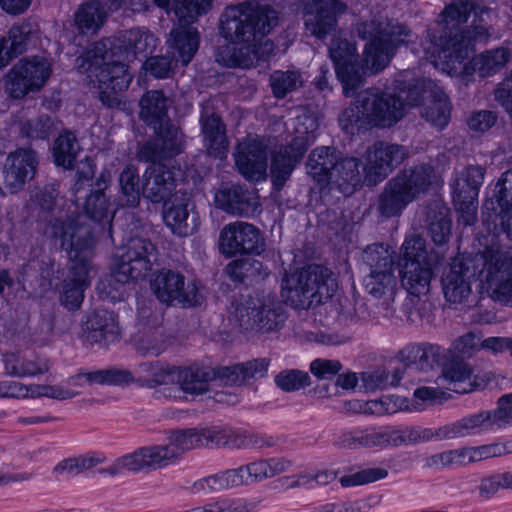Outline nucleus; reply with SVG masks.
<instances>
[{"label":"nucleus","instance_id":"1","mask_svg":"<svg viewBox=\"0 0 512 512\" xmlns=\"http://www.w3.org/2000/svg\"><path fill=\"white\" fill-rule=\"evenodd\" d=\"M393 90L369 88L359 93L339 116L342 130L353 135L375 127L390 128L402 119L406 107L414 106H422V116L439 129L448 124L451 104L435 81L404 70L397 74Z\"/></svg>","mask_w":512,"mask_h":512},{"label":"nucleus","instance_id":"2","mask_svg":"<svg viewBox=\"0 0 512 512\" xmlns=\"http://www.w3.org/2000/svg\"><path fill=\"white\" fill-rule=\"evenodd\" d=\"M357 33L361 39H370L361 66L357 63L355 43L336 37L328 49L346 97L353 96L364 85L366 75L382 71L398 48L412 42V33L406 25L383 16L361 22Z\"/></svg>","mask_w":512,"mask_h":512},{"label":"nucleus","instance_id":"3","mask_svg":"<svg viewBox=\"0 0 512 512\" xmlns=\"http://www.w3.org/2000/svg\"><path fill=\"white\" fill-rule=\"evenodd\" d=\"M479 0H454L442 13V25L439 31L428 29L423 54L433 66L448 75H456L468 70L464 61L476 43H486L490 38L488 29L482 25L472 24L468 29H461L470 13L478 14Z\"/></svg>","mask_w":512,"mask_h":512},{"label":"nucleus","instance_id":"4","mask_svg":"<svg viewBox=\"0 0 512 512\" xmlns=\"http://www.w3.org/2000/svg\"><path fill=\"white\" fill-rule=\"evenodd\" d=\"M278 14L267 4L249 0L225 8L219 32L230 44L220 47L217 61L228 67H248L258 57L259 44L276 26Z\"/></svg>","mask_w":512,"mask_h":512},{"label":"nucleus","instance_id":"5","mask_svg":"<svg viewBox=\"0 0 512 512\" xmlns=\"http://www.w3.org/2000/svg\"><path fill=\"white\" fill-rule=\"evenodd\" d=\"M79 212L65 217L58 216L45 222L40 229L53 244L64 249L71 261L63 280L60 300L68 310H78L84 300V291L90 285V261L94 253L95 240L89 226L81 221Z\"/></svg>","mask_w":512,"mask_h":512},{"label":"nucleus","instance_id":"6","mask_svg":"<svg viewBox=\"0 0 512 512\" xmlns=\"http://www.w3.org/2000/svg\"><path fill=\"white\" fill-rule=\"evenodd\" d=\"M113 39L95 42L77 59L79 72L86 73L90 83L99 91L101 102L111 108L120 107L122 93L125 92L133 78L128 65L111 61L104 62L110 56H119Z\"/></svg>","mask_w":512,"mask_h":512},{"label":"nucleus","instance_id":"7","mask_svg":"<svg viewBox=\"0 0 512 512\" xmlns=\"http://www.w3.org/2000/svg\"><path fill=\"white\" fill-rule=\"evenodd\" d=\"M213 0H173V11L179 26L173 29L168 40L169 48L178 58L155 56L144 62V69L155 78H168L177 61L186 66L192 60L199 47V34L190 24L207 14Z\"/></svg>","mask_w":512,"mask_h":512},{"label":"nucleus","instance_id":"8","mask_svg":"<svg viewBox=\"0 0 512 512\" xmlns=\"http://www.w3.org/2000/svg\"><path fill=\"white\" fill-rule=\"evenodd\" d=\"M173 101L160 90L147 91L140 99V119L154 130V137L138 151L141 161L176 156L183 151L181 130L170 121L168 111Z\"/></svg>","mask_w":512,"mask_h":512},{"label":"nucleus","instance_id":"9","mask_svg":"<svg viewBox=\"0 0 512 512\" xmlns=\"http://www.w3.org/2000/svg\"><path fill=\"white\" fill-rule=\"evenodd\" d=\"M336 288V280L327 268L308 265L285 274L281 282V297L291 307L306 310L326 302Z\"/></svg>","mask_w":512,"mask_h":512},{"label":"nucleus","instance_id":"10","mask_svg":"<svg viewBox=\"0 0 512 512\" xmlns=\"http://www.w3.org/2000/svg\"><path fill=\"white\" fill-rule=\"evenodd\" d=\"M434 168L430 164H419L406 168L391 178L379 196L378 209L384 217L399 216L432 183Z\"/></svg>","mask_w":512,"mask_h":512},{"label":"nucleus","instance_id":"11","mask_svg":"<svg viewBox=\"0 0 512 512\" xmlns=\"http://www.w3.org/2000/svg\"><path fill=\"white\" fill-rule=\"evenodd\" d=\"M292 126L295 134L292 141L280 146L271 157L270 177L277 191L284 187L308 147L315 141L319 123L314 115L303 113L292 120Z\"/></svg>","mask_w":512,"mask_h":512},{"label":"nucleus","instance_id":"12","mask_svg":"<svg viewBox=\"0 0 512 512\" xmlns=\"http://www.w3.org/2000/svg\"><path fill=\"white\" fill-rule=\"evenodd\" d=\"M474 262L482 290L495 302L512 307V249L486 247Z\"/></svg>","mask_w":512,"mask_h":512},{"label":"nucleus","instance_id":"13","mask_svg":"<svg viewBox=\"0 0 512 512\" xmlns=\"http://www.w3.org/2000/svg\"><path fill=\"white\" fill-rule=\"evenodd\" d=\"M136 374L143 386L178 384L181 391L200 395L208 390V384L215 375L212 367L191 365L175 367L156 362H145L138 365Z\"/></svg>","mask_w":512,"mask_h":512},{"label":"nucleus","instance_id":"14","mask_svg":"<svg viewBox=\"0 0 512 512\" xmlns=\"http://www.w3.org/2000/svg\"><path fill=\"white\" fill-rule=\"evenodd\" d=\"M234 318L239 328L251 334L269 335L283 329L288 314L272 293L250 296L236 307Z\"/></svg>","mask_w":512,"mask_h":512},{"label":"nucleus","instance_id":"15","mask_svg":"<svg viewBox=\"0 0 512 512\" xmlns=\"http://www.w3.org/2000/svg\"><path fill=\"white\" fill-rule=\"evenodd\" d=\"M291 462L281 457L258 460L235 469H228L199 479L193 485L196 492H218L242 485H251L287 471Z\"/></svg>","mask_w":512,"mask_h":512},{"label":"nucleus","instance_id":"16","mask_svg":"<svg viewBox=\"0 0 512 512\" xmlns=\"http://www.w3.org/2000/svg\"><path fill=\"white\" fill-rule=\"evenodd\" d=\"M402 287L413 296L426 295L434 277L425 240L418 235L407 236L400 248L398 259Z\"/></svg>","mask_w":512,"mask_h":512},{"label":"nucleus","instance_id":"17","mask_svg":"<svg viewBox=\"0 0 512 512\" xmlns=\"http://www.w3.org/2000/svg\"><path fill=\"white\" fill-rule=\"evenodd\" d=\"M157 260V248L148 239L129 238L117 251L112 276L120 284L142 279Z\"/></svg>","mask_w":512,"mask_h":512},{"label":"nucleus","instance_id":"18","mask_svg":"<svg viewBox=\"0 0 512 512\" xmlns=\"http://www.w3.org/2000/svg\"><path fill=\"white\" fill-rule=\"evenodd\" d=\"M87 169L78 170L76 172V181L73 187L74 205L76 209L80 206L79 201L83 198L80 196L81 190H84V185L89 182L94 176V165L92 161L86 159ZM110 183V174L108 172H101L95 182V189L89 195L85 196L84 202L81 204L85 214L95 222H98L105 228L107 226L108 233H112V220L114 211L109 207V201L104 194Z\"/></svg>","mask_w":512,"mask_h":512},{"label":"nucleus","instance_id":"19","mask_svg":"<svg viewBox=\"0 0 512 512\" xmlns=\"http://www.w3.org/2000/svg\"><path fill=\"white\" fill-rule=\"evenodd\" d=\"M392 254L390 247L382 243L369 245L363 251V262L369 268V274L363 281L364 287L375 298L392 296L395 293L397 280Z\"/></svg>","mask_w":512,"mask_h":512},{"label":"nucleus","instance_id":"20","mask_svg":"<svg viewBox=\"0 0 512 512\" xmlns=\"http://www.w3.org/2000/svg\"><path fill=\"white\" fill-rule=\"evenodd\" d=\"M52 75V64L43 56L20 59L5 77V90L14 99L40 91Z\"/></svg>","mask_w":512,"mask_h":512},{"label":"nucleus","instance_id":"21","mask_svg":"<svg viewBox=\"0 0 512 512\" xmlns=\"http://www.w3.org/2000/svg\"><path fill=\"white\" fill-rule=\"evenodd\" d=\"M485 169L479 165H469L456 172L451 184L452 199L459 214L458 222L465 226L477 220L479 190L484 182Z\"/></svg>","mask_w":512,"mask_h":512},{"label":"nucleus","instance_id":"22","mask_svg":"<svg viewBox=\"0 0 512 512\" xmlns=\"http://www.w3.org/2000/svg\"><path fill=\"white\" fill-rule=\"evenodd\" d=\"M151 289L157 299L166 304L178 303L194 307L202 303L203 297L196 280L185 282V276L171 269H162L151 281Z\"/></svg>","mask_w":512,"mask_h":512},{"label":"nucleus","instance_id":"23","mask_svg":"<svg viewBox=\"0 0 512 512\" xmlns=\"http://www.w3.org/2000/svg\"><path fill=\"white\" fill-rule=\"evenodd\" d=\"M176 460V454L171 449L169 443L152 445L138 448L132 453L117 458L110 467L102 469L100 472L114 476L123 471L155 470L166 467Z\"/></svg>","mask_w":512,"mask_h":512},{"label":"nucleus","instance_id":"24","mask_svg":"<svg viewBox=\"0 0 512 512\" xmlns=\"http://www.w3.org/2000/svg\"><path fill=\"white\" fill-rule=\"evenodd\" d=\"M175 156L149 161L151 165L143 174V196L152 203L165 202L173 197L182 173L180 168L171 166Z\"/></svg>","mask_w":512,"mask_h":512},{"label":"nucleus","instance_id":"25","mask_svg":"<svg viewBox=\"0 0 512 512\" xmlns=\"http://www.w3.org/2000/svg\"><path fill=\"white\" fill-rule=\"evenodd\" d=\"M39 157L31 148H17L10 152L3 164L2 183L11 194L21 191L36 174Z\"/></svg>","mask_w":512,"mask_h":512},{"label":"nucleus","instance_id":"26","mask_svg":"<svg viewBox=\"0 0 512 512\" xmlns=\"http://www.w3.org/2000/svg\"><path fill=\"white\" fill-rule=\"evenodd\" d=\"M264 239L254 225L237 221L223 227L219 238L221 252L232 257L238 254H260Z\"/></svg>","mask_w":512,"mask_h":512},{"label":"nucleus","instance_id":"27","mask_svg":"<svg viewBox=\"0 0 512 512\" xmlns=\"http://www.w3.org/2000/svg\"><path fill=\"white\" fill-rule=\"evenodd\" d=\"M239 173L248 181L262 182L267 178L266 145L257 136L248 135L237 145L234 154Z\"/></svg>","mask_w":512,"mask_h":512},{"label":"nucleus","instance_id":"28","mask_svg":"<svg viewBox=\"0 0 512 512\" xmlns=\"http://www.w3.org/2000/svg\"><path fill=\"white\" fill-rule=\"evenodd\" d=\"M306 29L318 39H325L337 26V15L346 10L339 0H302Z\"/></svg>","mask_w":512,"mask_h":512},{"label":"nucleus","instance_id":"29","mask_svg":"<svg viewBox=\"0 0 512 512\" xmlns=\"http://www.w3.org/2000/svg\"><path fill=\"white\" fill-rule=\"evenodd\" d=\"M203 447H226L241 449L248 447L262 448L271 446L272 441H265L258 434L249 433L245 430L232 429L223 426H211L201 428Z\"/></svg>","mask_w":512,"mask_h":512},{"label":"nucleus","instance_id":"30","mask_svg":"<svg viewBox=\"0 0 512 512\" xmlns=\"http://www.w3.org/2000/svg\"><path fill=\"white\" fill-rule=\"evenodd\" d=\"M82 340L89 345H107L120 338L118 317L108 310H96L82 320Z\"/></svg>","mask_w":512,"mask_h":512},{"label":"nucleus","instance_id":"31","mask_svg":"<svg viewBox=\"0 0 512 512\" xmlns=\"http://www.w3.org/2000/svg\"><path fill=\"white\" fill-rule=\"evenodd\" d=\"M407 155L408 151L402 145L376 142L366 152L368 175L374 176V182L381 181L395 166L402 163Z\"/></svg>","mask_w":512,"mask_h":512},{"label":"nucleus","instance_id":"32","mask_svg":"<svg viewBox=\"0 0 512 512\" xmlns=\"http://www.w3.org/2000/svg\"><path fill=\"white\" fill-rule=\"evenodd\" d=\"M488 379L484 375H474L471 366L464 362H452L443 368L436 383L455 393H470L485 388Z\"/></svg>","mask_w":512,"mask_h":512},{"label":"nucleus","instance_id":"33","mask_svg":"<svg viewBox=\"0 0 512 512\" xmlns=\"http://www.w3.org/2000/svg\"><path fill=\"white\" fill-rule=\"evenodd\" d=\"M215 205L223 211L235 215L248 217L254 214L259 202L254 193L238 185H223L214 196Z\"/></svg>","mask_w":512,"mask_h":512},{"label":"nucleus","instance_id":"34","mask_svg":"<svg viewBox=\"0 0 512 512\" xmlns=\"http://www.w3.org/2000/svg\"><path fill=\"white\" fill-rule=\"evenodd\" d=\"M468 258L455 257L452 259L449 271L442 278L443 293L450 303H461L471 293L469 279L475 275L471 272Z\"/></svg>","mask_w":512,"mask_h":512},{"label":"nucleus","instance_id":"35","mask_svg":"<svg viewBox=\"0 0 512 512\" xmlns=\"http://www.w3.org/2000/svg\"><path fill=\"white\" fill-rule=\"evenodd\" d=\"M119 56L131 61L138 56L146 57L157 46V38L146 27H134L115 36Z\"/></svg>","mask_w":512,"mask_h":512},{"label":"nucleus","instance_id":"36","mask_svg":"<svg viewBox=\"0 0 512 512\" xmlns=\"http://www.w3.org/2000/svg\"><path fill=\"white\" fill-rule=\"evenodd\" d=\"M340 152L329 146L316 147L309 154L306 169L307 174L321 187L330 184L334 171L340 160Z\"/></svg>","mask_w":512,"mask_h":512},{"label":"nucleus","instance_id":"37","mask_svg":"<svg viewBox=\"0 0 512 512\" xmlns=\"http://www.w3.org/2000/svg\"><path fill=\"white\" fill-rule=\"evenodd\" d=\"M512 53L508 47H497L488 49L474 56L469 63L464 65L468 70H462L456 75L469 76L473 72L479 74L480 77H490L502 70L511 60Z\"/></svg>","mask_w":512,"mask_h":512},{"label":"nucleus","instance_id":"38","mask_svg":"<svg viewBox=\"0 0 512 512\" xmlns=\"http://www.w3.org/2000/svg\"><path fill=\"white\" fill-rule=\"evenodd\" d=\"M269 361L266 358L255 359L231 367L212 368L213 380H219L224 385H241L249 379H258L266 375Z\"/></svg>","mask_w":512,"mask_h":512},{"label":"nucleus","instance_id":"39","mask_svg":"<svg viewBox=\"0 0 512 512\" xmlns=\"http://www.w3.org/2000/svg\"><path fill=\"white\" fill-rule=\"evenodd\" d=\"M492 428V411H481L441 427L437 436L440 439H456L476 435Z\"/></svg>","mask_w":512,"mask_h":512},{"label":"nucleus","instance_id":"40","mask_svg":"<svg viewBox=\"0 0 512 512\" xmlns=\"http://www.w3.org/2000/svg\"><path fill=\"white\" fill-rule=\"evenodd\" d=\"M6 375L15 378H30L48 372L50 366L46 359L29 356L17 351L2 356Z\"/></svg>","mask_w":512,"mask_h":512},{"label":"nucleus","instance_id":"41","mask_svg":"<svg viewBox=\"0 0 512 512\" xmlns=\"http://www.w3.org/2000/svg\"><path fill=\"white\" fill-rule=\"evenodd\" d=\"M413 430H400L391 426H363L362 448H384L399 446L408 440H416Z\"/></svg>","mask_w":512,"mask_h":512},{"label":"nucleus","instance_id":"42","mask_svg":"<svg viewBox=\"0 0 512 512\" xmlns=\"http://www.w3.org/2000/svg\"><path fill=\"white\" fill-rule=\"evenodd\" d=\"M190 195L186 191L177 190L173 197L169 198L163 209V219L173 234L184 237L189 234L188 217Z\"/></svg>","mask_w":512,"mask_h":512},{"label":"nucleus","instance_id":"43","mask_svg":"<svg viewBox=\"0 0 512 512\" xmlns=\"http://www.w3.org/2000/svg\"><path fill=\"white\" fill-rule=\"evenodd\" d=\"M84 382L101 385H124L134 382L133 374L126 369H104L91 372H80L67 379L63 385L70 389L83 387Z\"/></svg>","mask_w":512,"mask_h":512},{"label":"nucleus","instance_id":"44","mask_svg":"<svg viewBox=\"0 0 512 512\" xmlns=\"http://www.w3.org/2000/svg\"><path fill=\"white\" fill-rule=\"evenodd\" d=\"M201 125L204 146L208 154L215 158H224L227 153L228 143L225 126L222 124L220 118L215 114H202Z\"/></svg>","mask_w":512,"mask_h":512},{"label":"nucleus","instance_id":"45","mask_svg":"<svg viewBox=\"0 0 512 512\" xmlns=\"http://www.w3.org/2000/svg\"><path fill=\"white\" fill-rule=\"evenodd\" d=\"M360 166L361 161L357 158L351 157L342 159L340 157L337 164V171H334L330 183L337 186L341 193L345 195L352 194L356 186L361 183Z\"/></svg>","mask_w":512,"mask_h":512},{"label":"nucleus","instance_id":"46","mask_svg":"<svg viewBox=\"0 0 512 512\" xmlns=\"http://www.w3.org/2000/svg\"><path fill=\"white\" fill-rule=\"evenodd\" d=\"M405 361L415 366L420 371H428L440 362L443 350L436 344H415L406 347L402 351Z\"/></svg>","mask_w":512,"mask_h":512},{"label":"nucleus","instance_id":"47","mask_svg":"<svg viewBox=\"0 0 512 512\" xmlns=\"http://www.w3.org/2000/svg\"><path fill=\"white\" fill-rule=\"evenodd\" d=\"M502 230L512 240V169L505 171L496 185Z\"/></svg>","mask_w":512,"mask_h":512},{"label":"nucleus","instance_id":"48","mask_svg":"<svg viewBox=\"0 0 512 512\" xmlns=\"http://www.w3.org/2000/svg\"><path fill=\"white\" fill-rule=\"evenodd\" d=\"M28 33L26 27L14 25L7 36L0 39V68L7 66L12 59L25 51Z\"/></svg>","mask_w":512,"mask_h":512},{"label":"nucleus","instance_id":"49","mask_svg":"<svg viewBox=\"0 0 512 512\" xmlns=\"http://www.w3.org/2000/svg\"><path fill=\"white\" fill-rule=\"evenodd\" d=\"M106 17L105 6L98 0H92L80 6L75 22L82 33H95L103 26Z\"/></svg>","mask_w":512,"mask_h":512},{"label":"nucleus","instance_id":"50","mask_svg":"<svg viewBox=\"0 0 512 512\" xmlns=\"http://www.w3.org/2000/svg\"><path fill=\"white\" fill-rule=\"evenodd\" d=\"M80 150L74 133L65 131L55 140L52 155L54 163L64 169H72Z\"/></svg>","mask_w":512,"mask_h":512},{"label":"nucleus","instance_id":"51","mask_svg":"<svg viewBox=\"0 0 512 512\" xmlns=\"http://www.w3.org/2000/svg\"><path fill=\"white\" fill-rule=\"evenodd\" d=\"M403 370L395 368L389 372L385 369H377L371 372L361 373V386L365 392L384 390L388 387L397 386L403 378Z\"/></svg>","mask_w":512,"mask_h":512},{"label":"nucleus","instance_id":"52","mask_svg":"<svg viewBox=\"0 0 512 512\" xmlns=\"http://www.w3.org/2000/svg\"><path fill=\"white\" fill-rule=\"evenodd\" d=\"M119 185L121 205L136 207L141 196L138 169L133 165H127L119 175Z\"/></svg>","mask_w":512,"mask_h":512},{"label":"nucleus","instance_id":"53","mask_svg":"<svg viewBox=\"0 0 512 512\" xmlns=\"http://www.w3.org/2000/svg\"><path fill=\"white\" fill-rule=\"evenodd\" d=\"M168 443L178 460L185 452L203 447L201 428L174 431L168 437Z\"/></svg>","mask_w":512,"mask_h":512},{"label":"nucleus","instance_id":"54","mask_svg":"<svg viewBox=\"0 0 512 512\" xmlns=\"http://www.w3.org/2000/svg\"><path fill=\"white\" fill-rule=\"evenodd\" d=\"M303 79L298 70L274 71L270 76V86L275 97L283 98L301 87Z\"/></svg>","mask_w":512,"mask_h":512},{"label":"nucleus","instance_id":"55","mask_svg":"<svg viewBox=\"0 0 512 512\" xmlns=\"http://www.w3.org/2000/svg\"><path fill=\"white\" fill-rule=\"evenodd\" d=\"M441 386L437 387H419L414 391V400L415 403L411 404V407L405 404L406 402H401L399 404L400 409H405L409 411H422L428 405H433L436 403H442L446 400V393L440 389Z\"/></svg>","mask_w":512,"mask_h":512},{"label":"nucleus","instance_id":"56","mask_svg":"<svg viewBox=\"0 0 512 512\" xmlns=\"http://www.w3.org/2000/svg\"><path fill=\"white\" fill-rule=\"evenodd\" d=\"M388 471L382 467H373L340 477L339 482L343 488L362 486L386 478Z\"/></svg>","mask_w":512,"mask_h":512},{"label":"nucleus","instance_id":"57","mask_svg":"<svg viewBox=\"0 0 512 512\" xmlns=\"http://www.w3.org/2000/svg\"><path fill=\"white\" fill-rule=\"evenodd\" d=\"M58 195L59 183L52 182L36 188L31 196V201L41 212H51L56 206Z\"/></svg>","mask_w":512,"mask_h":512},{"label":"nucleus","instance_id":"58","mask_svg":"<svg viewBox=\"0 0 512 512\" xmlns=\"http://www.w3.org/2000/svg\"><path fill=\"white\" fill-rule=\"evenodd\" d=\"M275 384L283 391H296L308 386L310 384V377L304 371L296 369L284 370L276 375Z\"/></svg>","mask_w":512,"mask_h":512},{"label":"nucleus","instance_id":"59","mask_svg":"<svg viewBox=\"0 0 512 512\" xmlns=\"http://www.w3.org/2000/svg\"><path fill=\"white\" fill-rule=\"evenodd\" d=\"M473 463L512 454V440L471 447Z\"/></svg>","mask_w":512,"mask_h":512},{"label":"nucleus","instance_id":"60","mask_svg":"<svg viewBox=\"0 0 512 512\" xmlns=\"http://www.w3.org/2000/svg\"><path fill=\"white\" fill-rule=\"evenodd\" d=\"M401 402H407V400L398 396H386L380 399L365 401V404H363V414L374 416L392 414Z\"/></svg>","mask_w":512,"mask_h":512},{"label":"nucleus","instance_id":"61","mask_svg":"<svg viewBox=\"0 0 512 512\" xmlns=\"http://www.w3.org/2000/svg\"><path fill=\"white\" fill-rule=\"evenodd\" d=\"M52 120L48 115L26 121L21 126V135L30 139H46L52 128Z\"/></svg>","mask_w":512,"mask_h":512},{"label":"nucleus","instance_id":"62","mask_svg":"<svg viewBox=\"0 0 512 512\" xmlns=\"http://www.w3.org/2000/svg\"><path fill=\"white\" fill-rule=\"evenodd\" d=\"M342 370L339 360L317 358L310 363V372L319 380H330Z\"/></svg>","mask_w":512,"mask_h":512},{"label":"nucleus","instance_id":"63","mask_svg":"<svg viewBox=\"0 0 512 512\" xmlns=\"http://www.w3.org/2000/svg\"><path fill=\"white\" fill-rule=\"evenodd\" d=\"M497 114L490 110H480L473 112L467 125L469 129L476 133H485L490 130L497 122Z\"/></svg>","mask_w":512,"mask_h":512},{"label":"nucleus","instance_id":"64","mask_svg":"<svg viewBox=\"0 0 512 512\" xmlns=\"http://www.w3.org/2000/svg\"><path fill=\"white\" fill-rule=\"evenodd\" d=\"M363 426L339 431L334 439V445L345 449L362 448Z\"/></svg>","mask_w":512,"mask_h":512}]
</instances>
